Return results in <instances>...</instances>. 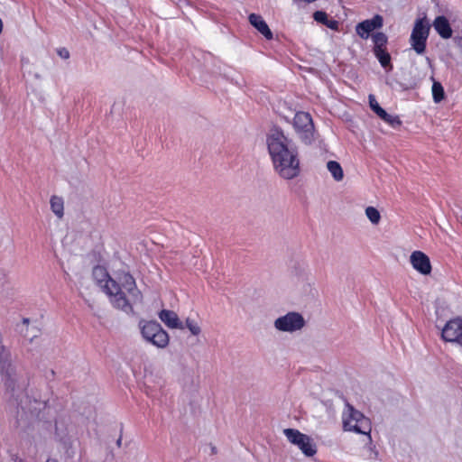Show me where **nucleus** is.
<instances>
[{
    "mask_svg": "<svg viewBox=\"0 0 462 462\" xmlns=\"http://www.w3.org/2000/svg\"><path fill=\"white\" fill-rule=\"evenodd\" d=\"M412 267L423 275L430 274L431 263L429 256L421 251H414L410 256Z\"/></svg>",
    "mask_w": 462,
    "mask_h": 462,
    "instance_id": "obj_12",
    "label": "nucleus"
},
{
    "mask_svg": "<svg viewBox=\"0 0 462 462\" xmlns=\"http://www.w3.org/2000/svg\"><path fill=\"white\" fill-rule=\"evenodd\" d=\"M185 326L193 336H198L201 332V329H200V327L199 326V324L191 319H186Z\"/></svg>",
    "mask_w": 462,
    "mask_h": 462,
    "instance_id": "obj_25",
    "label": "nucleus"
},
{
    "mask_svg": "<svg viewBox=\"0 0 462 462\" xmlns=\"http://www.w3.org/2000/svg\"><path fill=\"white\" fill-rule=\"evenodd\" d=\"M375 58L378 60L380 65L387 71H392L393 66L391 62L392 58L387 50L379 51L373 52Z\"/></svg>",
    "mask_w": 462,
    "mask_h": 462,
    "instance_id": "obj_18",
    "label": "nucleus"
},
{
    "mask_svg": "<svg viewBox=\"0 0 462 462\" xmlns=\"http://www.w3.org/2000/svg\"><path fill=\"white\" fill-rule=\"evenodd\" d=\"M250 24L257 30L266 40H272L273 34L263 18L257 14L252 13L248 16Z\"/></svg>",
    "mask_w": 462,
    "mask_h": 462,
    "instance_id": "obj_13",
    "label": "nucleus"
},
{
    "mask_svg": "<svg viewBox=\"0 0 462 462\" xmlns=\"http://www.w3.org/2000/svg\"><path fill=\"white\" fill-rule=\"evenodd\" d=\"M343 428L346 431L364 434L371 440V422L362 412L347 403L343 412Z\"/></svg>",
    "mask_w": 462,
    "mask_h": 462,
    "instance_id": "obj_4",
    "label": "nucleus"
},
{
    "mask_svg": "<svg viewBox=\"0 0 462 462\" xmlns=\"http://www.w3.org/2000/svg\"><path fill=\"white\" fill-rule=\"evenodd\" d=\"M441 338L446 342L462 345V318L448 320L441 330Z\"/></svg>",
    "mask_w": 462,
    "mask_h": 462,
    "instance_id": "obj_10",
    "label": "nucleus"
},
{
    "mask_svg": "<svg viewBox=\"0 0 462 462\" xmlns=\"http://www.w3.org/2000/svg\"><path fill=\"white\" fill-rule=\"evenodd\" d=\"M293 127L304 143H311L314 137V125L309 113L297 112L293 118Z\"/></svg>",
    "mask_w": 462,
    "mask_h": 462,
    "instance_id": "obj_8",
    "label": "nucleus"
},
{
    "mask_svg": "<svg viewBox=\"0 0 462 462\" xmlns=\"http://www.w3.org/2000/svg\"><path fill=\"white\" fill-rule=\"evenodd\" d=\"M313 19L321 24H324L328 28L333 31H338L339 23L338 21L329 18L328 14L324 11L319 10L313 13Z\"/></svg>",
    "mask_w": 462,
    "mask_h": 462,
    "instance_id": "obj_16",
    "label": "nucleus"
},
{
    "mask_svg": "<svg viewBox=\"0 0 462 462\" xmlns=\"http://www.w3.org/2000/svg\"><path fill=\"white\" fill-rule=\"evenodd\" d=\"M159 319L170 328H183L182 322L180 320L178 315L169 310H162L159 314Z\"/></svg>",
    "mask_w": 462,
    "mask_h": 462,
    "instance_id": "obj_15",
    "label": "nucleus"
},
{
    "mask_svg": "<svg viewBox=\"0 0 462 462\" xmlns=\"http://www.w3.org/2000/svg\"><path fill=\"white\" fill-rule=\"evenodd\" d=\"M384 123L389 125L393 129L399 128L402 122L398 116L390 115L387 112L381 118Z\"/></svg>",
    "mask_w": 462,
    "mask_h": 462,
    "instance_id": "obj_23",
    "label": "nucleus"
},
{
    "mask_svg": "<svg viewBox=\"0 0 462 462\" xmlns=\"http://www.w3.org/2000/svg\"><path fill=\"white\" fill-rule=\"evenodd\" d=\"M305 326V319L303 316L295 311L288 312L287 314L277 318L274 321V328L282 332H295L301 329Z\"/></svg>",
    "mask_w": 462,
    "mask_h": 462,
    "instance_id": "obj_9",
    "label": "nucleus"
},
{
    "mask_svg": "<svg viewBox=\"0 0 462 462\" xmlns=\"http://www.w3.org/2000/svg\"><path fill=\"white\" fill-rule=\"evenodd\" d=\"M370 38L373 42V52L387 50L388 37L384 32H375Z\"/></svg>",
    "mask_w": 462,
    "mask_h": 462,
    "instance_id": "obj_17",
    "label": "nucleus"
},
{
    "mask_svg": "<svg viewBox=\"0 0 462 462\" xmlns=\"http://www.w3.org/2000/svg\"><path fill=\"white\" fill-rule=\"evenodd\" d=\"M121 444H122V437H119V438H118V439L116 440V445H117L118 447H120V446H121Z\"/></svg>",
    "mask_w": 462,
    "mask_h": 462,
    "instance_id": "obj_28",
    "label": "nucleus"
},
{
    "mask_svg": "<svg viewBox=\"0 0 462 462\" xmlns=\"http://www.w3.org/2000/svg\"><path fill=\"white\" fill-rule=\"evenodd\" d=\"M283 434L304 456L310 457L317 453V446L310 436L291 428L283 430Z\"/></svg>",
    "mask_w": 462,
    "mask_h": 462,
    "instance_id": "obj_6",
    "label": "nucleus"
},
{
    "mask_svg": "<svg viewBox=\"0 0 462 462\" xmlns=\"http://www.w3.org/2000/svg\"><path fill=\"white\" fill-rule=\"evenodd\" d=\"M29 322H30V319H29L28 318H23V324H24V325H28V324H29Z\"/></svg>",
    "mask_w": 462,
    "mask_h": 462,
    "instance_id": "obj_27",
    "label": "nucleus"
},
{
    "mask_svg": "<svg viewBox=\"0 0 462 462\" xmlns=\"http://www.w3.org/2000/svg\"><path fill=\"white\" fill-rule=\"evenodd\" d=\"M51 208L57 217L61 218L64 214L63 199L58 196H52L50 200Z\"/></svg>",
    "mask_w": 462,
    "mask_h": 462,
    "instance_id": "obj_20",
    "label": "nucleus"
},
{
    "mask_svg": "<svg viewBox=\"0 0 462 462\" xmlns=\"http://www.w3.org/2000/svg\"><path fill=\"white\" fill-rule=\"evenodd\" d=\"M436 32L445 40L452 37L453 30L448 18L444 15H438L432 23Z\"/></svg>",
    "mask_w": 462,
    "mask_h": 462,
    "instance_id": "obj_14",
    "label": "nucleus"
},
{
    "mask_svg": "<svg viewBox=\"0 0 462 462\" xmlns=\"http://www.w3.org/2000/svg\"><path fill=\"white\" fill-rule=\"evenodd\" d=\"M431 91L432 98L435 103H440L445 98L444 88L439 81L433 79Z\"/></svg>",
    "mask_w": 462,
    "mask_h": 462,
    "instance_id": "obj_21",
    "label": "nucleus"
},
{
    "mask_svg": "<svg viewBox=\"0 0 462 462\" xmlns=\"http://www.w3.org/2000/svg\"><path fill=\"white\" fill-rule=\"evenodd\" d=\"M430 28V24L425 18H418L415 21L411 33L410 43L414 51L419 55L425 52Z\"/></svg>",
    "mask_w": 462,
    "mask_h": 462,
    "instance_id": "obj_7",
    "label": "nucleus"
},
{
    "mask_svg": "<svg viewBox=\"0 0 462 462\" xmlns=\"http://www.w3.org/2000/svg\"><path fill=\"white\" fill-rule=\"evenodd\" d=\"M92 275L97 283L109 296L111 304L126 314L133 312V306L141 303L143 295L136 286L134 278L129 273L118 274V282L112 279L106 269L95 266Z\"/></svg>",
    "mask_w": 462,
    "mask_h": 462,
    "instance_id": "obj_1",
    "label": "nucleus"
},
{
    "mask_svg": "<svg viewBox=\"0 0 462 462\" xmlns=\"http://www.w3.org/2000/svg\"><path fill=\"white\" fill-rule=\"evenodd\" d=\"M365 216L373 225L379 224L381 220V214L379 210L372 206H369L365 208Z\"/></svg>",
    "mask_w": 462,
    "mask_h": 462,
    "instance_id": "obj_24",
    "label": "nucleus"
},
{
    "mask_svg": "<svg viewBox=\"0 0 462 462\" xmlns=\"http://www.w3.org/2000/svg\"><path fill=\"white\" fill-rule=\"evenodd\" d=\"M368 101H369V106L371 110L379 117L381 118L386 111L379 105L377 102L375 97L373 94H370L368 96Z\"/></svg>",
    "mask_w": 462,
    "mask_h": 462,
    "instance_id": "obj_22",
    "label": "nucleus"
},
{
    "mask_svg": "<svg viewBox=\"0 0 462 462\" xmlns=\"http://www.w3.org/2000/svg\"><path fill=\"white\" fill-rule=\"evenodd\" d=\"M0 374L5 381L7 391L11 393L12 397L21 406L19 402L20 393L23 391L24 382L19 383V374L15 364L13 362L11 351L4 345L0 346Z\"/></svg>",
    "mask_w": 462,
    "mask_h": 462,
    "instance_id": "obj_3",
    "label": "nucleus"
},
{
    "mask_svg": "<svg viewBox=\"0 0 462 462\" xmlns=\"http://www.w3.org/2000/svg\"><path fill=\"white\" fill-rule=\"evenodd\" d=\"M46 462H59V461L55 458H48Z\"/></svg>",
    "mask_w": 462,
    "mask_h": 462,
    "instance_id": "obj_29",
    "label": "nucleus"
},
{
    "mask_svg": "<svg viewBox=\"0 0 462 462\" xmlns=\"http://www.w3.org/2000/svg\"><path fill=\"white\" fill-rule=\"evenodd\" d=\"M57 53L63 60H67L69 58V51L66 48L58 49Z\"/></svg>",
    "mask_w": 462,
    "mask_h": 462,
    "instance_id": "obj_26",
    "label": "nucleus"
},
{
    "mask_svg": "<svg viewBox=\"0 0 462 462\" xmlns=\"http://www.w3.org/2000/svg\"><path fill=\"white\" fill-rule=\"evenodd\" d=\"M143 337L150 344L158 348H164L169 345V334L162 328L157 321H144L139 323Z\"/></svg>",
    "mask_w": 462,
    "mask_h": 462,
    "instance_id": "obj_5",
    "label": "nucleus"
},
{
    "mask_svg": "<svg viewBox=\"0 0 462 462\" xmlns=\"http://www.w3.org/2000/svg\"><path fill=\"white\" fill-rule=\"evenodd\" d=\"M327 169L336 181H341L344 178V171L340 163L337 161H328Z\"/></svg>",
    "mask_w": 462,
    "mask_h": 462,
    "instance_id": "obj_19",
    "label": "nucleus"
},
{
    "mask_svg": "<svg viewBox=\"0 0 462 462\" xmlns=\"http://www.w3.org/2000/svg\"><path fill=\"white\" fill-rule=\"evenodd\" d=\"M383 26V17L381 14H374L370 19L359 22L356 25V32L361 39L367 40L374 31L380 30Z\"/></svg>",
    "mask_w": 462,
    "mask_h": 462,
    "instance_id": "obj_11",
    "label": "nucleus"
},
{
    "mask_svg": "<svg viewBox=\"0 0 462 462\" xmlns=\"http://www.w3.org/2000/svg\"><path fill=\"white\" fill-rule=\"evenodd\" d=\"M266 144L275 172L284 180H292L300 173L299 152L292 140L280 128L270 130Z\"/></svg>",
    "mask_w": 462,
    "mask_h": 462,
    "instance_id": "obj_2",
    "label": "nucleus"
}]
</instances>
